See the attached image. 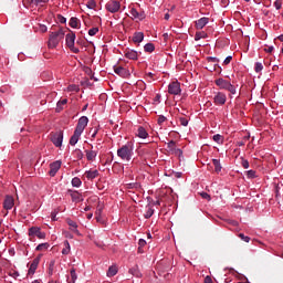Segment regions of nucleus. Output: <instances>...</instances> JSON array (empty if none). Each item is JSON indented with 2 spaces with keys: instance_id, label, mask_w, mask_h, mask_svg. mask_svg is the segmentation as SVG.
<instances>
[{
  "instance_id": "c9c22d12",
  "label": "nucleus",
  "mask_w": 283,
  "mask_h": 283,
  "mask_svg": "<svg viewBox=\"0 0 283 283\" xmlns=\"http://www.w3.org/2000/svg\"><path fill=\"white\" fill-rule=\"evenodd\" d=\"M154 214V209L151 207H147V211L146 213L144 214L145 219H150Z\"/></svg>"
},
{
  "instance_id": "c756f323",
  "label": "nucleus",
  "mask_w": 283,
  "mask_h": 283,
  "mask_svg": "<svg viewBox=\"0 0 283 283\" xmlns=\"http://www.w3.org/2000/svg\"><path fill=\"white\" fill-rule=\"evenodd\" d=\"M64 247H65V249H62L61 253H62V255H69L70 251H71L70 242L65 241L64 242Z\"/></svg>"
},
{
  "instance_id": "bf43d9fd",
  "label": "nucleus",
  "mask_w": 283,
  "mask_h": 283,
  "mask_svg": "<svg viewBox=\"0 0 283 283\" xmlns=\"http://www.w3.org/2000/svg\"><path fill=\"white\" fill-rule=\"evenodd\" d=\"M242 167L248 169L249 168V161L248 160H242Z\"/></svg>"
},
{
  "instance_id": "dca6fc26",
  "label": "nucleus",
  "mask_w": 283,
  "mask_h": 283,
  "mask_svg": "<svg viewBox=\"0 0 283 283\" xmlns=\"http://www.w3.org/2000/svg\"><path fill=\"white\" fill-rule=\"evenodd\" d=\"M124 56H126L128 60L136 61L138 57V53L132 49H127L124 51Z\"/></svg>"
},
{
  "instance_id": "a878e982",
  "label": "nucleus",
  "mask_w": 283,
  "mask_h": 283,
  "mask_svg": "<svg viewBox=\"0 0 283 283\" xmlns=\"http://www.w3.org/2000/svg\"><path fill=\"white\" fill-rule=\"evenodd\" d=\"M67 226L71 227V231L75 234L80 235V231L77 230V223L72 221V220H67Z\"/></svg>"
},
{
  "instance_id": "8fccbe9b",
  "label": "nucleus",
  "mask_w": 283,
  "mask_h": 283,
  "mask_svg": "<svg viewBox=\"0 0 283 283\" xmlns=\"http://www.w3.org/2000/svg\"><path fill=\"white\" fill-rule=\"evenodd\" d=\"M57 22L64 24L66 23V18H64L62 14H57Z\"/></svg>"
},
{
  "instance_id": "f704fd0d",
  "label": "nucleus",
  "mask_w": 283,
  "mask_h": 283,
  "mask_svg": "<svg viewBox=\"0 0 283 283\" xmlns=\"http://www.w3.org/2000/svg\"><path fill=\"white\" fill-rule=\"evenodd\" d=\"M212 140H214L218 145L223 144V136L222 135H214L212 136Z\"/></svg>"
},
{
  "instance_id": "09e8293b",
  "label": "nucleus",
  "mask_w": 283,
  "mask_h": 283,
  "mask_svg": "<svg viewBox=\"0 0 283 283\" xmlns=\"http://www.w3.org/2000/svg\"><path fill=\"white\" fill-rule=\"evenodd\" d=\"M262 70H263L262 63L256 62V63H255V72H256V73H260Z\"/></svg>"
},
{
  "instance_id": "2f4dec72",
  "label": "nucleus",
  "mask_w": 283,
  "mask_h": 283,
  "mask_svg": "<svg viewBox=\"0 0 283 283\" xmlns=\"http://www.w3.org/2000/svg\"><path fill=\"white\" fill-rule=\"evenodd\" d=\"M224 91L230 92V98H232L231 95L237 94V86H233L232 84H230Z\"/></svg>"
},
{
  "instance_id": "f3484780",
  "label": "nucleus",
  "mask_w": 283,
  "mask_h": 283,
  "mask_svg": "<svg viewBox=\"0 0 283 283\" xmlns=\"http://www.w3.org/2000/svg\"><path fill=\"white\" fill-rule=\"evenodd\" d=\"M216 85L220 88V90H226L228 86L231 85V83L228 80H223V78H218L216 80Z\"/></svg>"
},
{
  "instance_id": "7c9ffc66",
  "label": "nucleus",
  "mask_w": 283,
  "mask_h": 283,
  "mask_svg": "<svg viewBox=\"0 0 283 283\" xmlns=\"http://www.w3.org/2000/svg\"><path fill=\"white\" fill-rule=\"evenodd\" d=\"M208 34L206 32H196L195 41H200L201 39H206Z\"/></svg>"
},
{
  "instance_id": "5701e85b",
  "label": "nucleus",
  "mask_w": 283,
  "mask_h": 283,
  "mask_svg": "<svg viewBox=\"0 0 283 283\" xmlns=\"http://www.w3.org/2000/svg\"><path fill=\"white\" fill-rule=\"evenodd\" d=\"M85 153H86V158H87L88 161H94L95 158L97 157V150L86 149Z\"/></svg>"
},
{
  "instance_id": "cd10ccee",
  "label": "nucleus",
  "mask_w": 283,
  "mask_h": 283,
  "mask_svg": "<svg viewBox=\"0 0 283 283\" xmlns=\"http://www.w3.org/2000/svg\"><path fill=\"white\" fill-rule=\"evenodd\" d=\"M117 273H118L117 266L112 265L111 268H108L107 276L112 277L114 275H117Z\"/></svg>"
},
{
  "instance_id": "39448f33",
  "label": "nucleus",
  "mask_w": 283,
  "mask_h": 283,
  "mask_svg": "<svg viewBox=\"0 0 283 283\" xmlns=\"http://www.w3.org/2000/svg\"><path fill=\"white\" fill-rule=\"evenodd\" d=\"M51 142L53 146L61 147L63 143V132L51 133Z\"/></svg>"
},
{
  "instance_id": "1a4fd4ad",
  "label": "nucleus",
  "mask_w": 283,
  "mask_h": 283,
  "mask_svg": "<svg viewBox=\"0 0 283 283\" xmlns=\"http://www.w3.org/2000/svg\"><path fill=\"white\" fill-rule=\"evenodd\" d=\"M114 72H115L116 75H118L122 78H128L132 75V73H129V71L124 66L115 65L114 66Z\"/></svg>"
},
{
  "instance_id": "a18cd8bd",
  "label": "nucleus",
  "mask_w": 283,
  "mask_h": 283,
  "mask_svg": "<svg viewBox=\"0 0 283 283\" xmlns=\"http://www.w3.org/2000/svg\"><path fill=\"white\" fill-rule=\"evenodd\" d=\"M247 177L249 178V179H254L255 178V171L254 170H248L247 171Z\"/></svg>"
},
{
  "instance_id": "a211bd4d",
  "label": "nucleus",
  "mask_w": 283,
  "mask_h": 283,
  "mask_svg": "<svg viewBox=\"0 0 283 283\" xmlns=\"http://www.w3.org/2000/svg\"><path fill=\"white\" fill-rule=\"evenodd\" d=\"M3 207H4L6 210L12 209L14 207L13 197H10V196L6 197L4 202H3Z\"/></svg>"
},
{
  "instance_id": "13d9d810",
  "label": "nucleus",
  "mask_w": 283,
  "mask_h": 283,
  "mask_svg": "<svg viewBox=\"0 0 283 283\" xmlns=\"http://www.w3.org/2000/svg\"><path fill=\"white\" fill-rule=\"evenodd\" d=\"M33 3L35 6H41V3H46V1L45 0H34Z\"/></svg>"
},
{
  "instance_id": "473e14b6",
  "label": "nucleus",
  "mask_w": 283,
  "mask_h": 283,
  "mask_svg": "<svg viewBox=\"0 0 283 283\" xmlns=\"http://www.w3.org/2000/svg\"><path fill=\"white\" fill-rule=\"evenodd\" d=\"M49 247H50L49 243H40V244L36 245L35 250L36 251H45V250L49 249Z\"/></svg>"
},
{
  "instance_id": "f8f14e48",
  "label": "nucleus",
  "mask_w": 283,
  "mask_h": 283,
  "mask_svg": "<svg viewBox=\"0 0 283 283\" xmlns=\"http://www.w3.org/2000/svg\"><path fill=\"white\" fill-rule=\"evenodd\" d=\"M61 167H62V161H59V160L53 161L50 165V171H49L50 176L54 177L57 174L59 169H61Z\"/></svg>"
},
{
  "instance_id": "4c0bfd02",
  "label": "nucleus",
  "mask_w": 283,
  "mask_h": 283,
  "mask_svg": "<svg viewBox=\"0 0 283 283\" xmlns=\"http://www.w3.org/2000/svg\"><path fill=\"white\" fill-rule=\"evenodd\" d=\"M69 103V99H60L57 102V111H62L63 109V105H66Z\"/></svg>"
},
{
  "instance_id": "79ce46f5",
  "label": "nucleus",
  "mask_w": 283,
  "mask_h": 283,
  "mask_svg": "<svg viewBox=\"0 0 283 283\" xmlns=\"http://www.w3.org/2000/svg\"><path fill=\"white\" fill-rule=\"evenodd\" d=\"M97 32H98V28L97 27L96 28H92L88 31V35L90 36H95L97 34Z\"/></svg>"
},
{
  "instance_id": "b1692460",
  "label": "nucleus",
  "mask_w": 283,
  "mask_h": 283,
  "mask_svg": "<svg viewBox=\"0 0 283 283\" xmlns=\"http://www.w3.org/2000/svg\"><path fill=\"white\" fill-rule=\"evenodd\" d=\"M136 135L138 136V138H143V139L148 138L149 136L147 129H145L144 127H138Z\"/></svg>"
},
{
  "instance_id": "603ef678",
  "label": "nucleus",
  "mask_w": 283,
  "mask_h": 283,
  "mask_svg": "<svg viewBox=\"0 0 283 283\" xmlns=\"http://www.w3.org/2000/svg\"><path fill=\"white\" fill-rule=\"evenodd\" d=\"M179 124H181L182 126H188L189 122L187 118L181 117V118H179Z\"/></svg>"
},
{
  "instance_id": "774afa93",
  "label": "nucleus",
  "mask_w": 283,
  "mask_h": 283,
  "mask_svg": "<svg viewBox=\"0 0 283 283\" xmlns=\"http://www.w3.org/2000/svg\"><path fill=\"white\" fill-rule=\"evenodd\" d=\"M277 39L283 43V34H281Z\"/></svg>"
},
{
  "instance_id": "37998d69",
  "label": "nucleus",
  "mask_w": 283,
  "mask_h": 283,
  "mask_svg": "<svg viewBox=\"0 0 283 283\" xmlns=\"http://www.w3.org/2000/svg\"><path fill=\"white\" fill-rule=\"evenodd\" d=\"M167 120V118L164 115H160L159 118H157V125H164V123Z\"/></svg>"
},
{
  "instance_id": "de8ad7c7",
  "label": "nucleus",
  "mask_w": 283,
  "mask_h": 283,
  "mask_svg": "<svg viewBox=\"0 0 283 283\" xmlns=\"http://www.w3.org/2000/svg\"><path fill=\"white\" fill-rule=\"evenodd\" d=\"M239 238H240L243 242H247V243L251 241V238L245 237L244 233H240V234H239Z\"/></svg>"
},
{
  "instance_id": "0e129e2a",
  "label": "nucleus",
  "mask_w": 283,
  "mask_h": 283,
  "mask_svg": "<svg viewBox=\"0 0 283 283\" xmlns=\"http://www.w3.org/2000/svg\"><path fill=\"white\" fill-rule=\"evenodd\" d=\"M51 219H52L53 221H55V220H56V213L53 212V213L51 214Z\"/></svg>"
},
{
  "instance_id": "2eb2a0df",
  "label": "nucleus",
  "mask_w": 283,
  "mask_h": 283,
  "mask_svg": "<svg viewBox=\"0 0 283 283\" xmlns=\"http://www.w3.org/2000/svg\"><path fill=\"white\" fill-rule=\"evenodd\" d=\"M209 23V18H200L196 20L195 27L197 30H203V28Z\"/></svg>"
},
{
  "instance_id": "aec40b11",
  "label": "nucleus",
  "mask_w": 283,
  "mask_h": 283,
  "mask_svg": "<svg viewBox=\"0 0 283 283\" xmlns=\"http://www.w3.org/2000/svg\"><path fill=\"white\" fill-rule=\"evenodd\" d=\"M84 176H86L87 180H95L98 177V170H87Z\"/></svg>"
},
{
  "instance_id": "423d86ee",
  "label": "nucleus",
  "mask_w": 283,
  "mask_h": 283,
  "mask_svg": "<svg viewBox=\"0 0 283 283\" xmlns=\"http://www.w3.org/2000/svg\"><path fill=\"white\" fill-rule=\"evenodd\" d=\"M167 148H168V153L171 155H175L177 157H181L182 156V150L180 148L176 147V142L171 140L167 144Z\"/></svg>"
},
{
  "instance_id": "c03bdc74",
  "label": "nucleus",
  "mask_w": 283,
  "mask_h": 283,
  "mask_svg": "<svg viewBox=\"0 0 283 283\" xmlns=\"http://www.w3.org/2000/svg\"><path fill=\"white\" fill-rule=\"evenodd\" d=\"M71 276H72V282H76L77 280V274H76V270L75 269H72L71 270Z\"/></svg>"
},
{
  "instance_id": "0eeeda50",
  "label": "nucleus",
  "mask_w": 283,
  "mask_h": 283,
  "mask_svg": "<svg viewBox=\"0 0 283 283\" xmlns=\"http://www.w3.org/2000/svg\"><path fill=\"white\" fill-rule=\"evenodd\" d=\"M168 93L170 95H179L181 93L180 83L178 81H172L168 86Z\"/></svg>"
},
{
  "instance_id": "e2e57ef3",
  "label": "nucleus",
  "mask_w": 283,
  "mask_h": 283,
  "mask_svg": "<svg viewBox=\"0 0 283 283\" xmlns=\"http://www.w3.org/2000/svg\"><path fill=\"white\" fill-rule=\"evenodd\" d=\"M245 143H247V142H244V140L238 142V146H245Z\"/></svg>"
},
{
  "instance_id": "72a5a7b5",
  "label": "nucleus",
  "mask_w": 283,
  "mask_h": 283,
  "mask_svg": "<svg viewBox=\"0 0 283 283\" xmlns=\"http://www.w3.org/2000/svg\"><path fill=\"white\" fill-rule=\"evenodd\" d=\"M144 50H145V52H147V53H151L154 50H156V46H154L153 43H147V44L144 46Z\"/></svg>"
},
{
  "instance_id": "ddd939ff",
  "label": "nucleus",
  "mask_w": 283,
  "mask_h": 283,
  "mask_svg": "<svg viewBox=\"0 0 283 283\" xmlns=\"http://www.w3.org/2000/svg\"><path fill=\"white\" fill-rule=\"evenodd\" d=\"M67 193L71 195V198H72L73 202L78 203L81 201H84V198L82 197V195L78 191H76V190L69 189Z\"/></svg>"
},
{
  "instance_id": "4d7b16f0",
  "label": "nucleus",
  "mask_w": 283,
  "mask_h": 283,
  "mask_svg": "<svg viewBox=\"0 0 283 283\" xmlns=\"http://www.w3.org/2000/svg\"><path fill=\"white\" fill-rule=\"evenodd\" d=\"M208 61H210L211 63H219L220 60L217 57H208Z\"/></svg>"
},
{
  "instance_id": "f257e3e1",
  "label": "nucleus",
  "mask_w": 283,
  "mask_h": 283,
  "mask_svg": "<svg viewBox=\"0 0 283 283\" xmlns=\"http://www.w3.org/2000/svg\"><path fill=\"white\" fill-rule=\"evenodd\" d=\"M116 154L122 160H132L134 155V143L127 142L126 145L117 149Z\"/></svg>"
},
{
  "instance_id": "338daca9",
  "label": "nucleus",
  "mask_w": 283,
  "mask_h": 283,
  "mask_svg": "<svg viewBox=\"0 0 283 283\" xmlns=\"http://www.w3.org/2000/svg\"><path fill=\"white\" fill-rule=\"evenodd\" d=\"M249 138H251V136H250V135H247V136L243 137L242 140H243V142H247Z\"/></svg>"
},
{
  "instance_id": "a19ab883",
  "label": "nucleus",
  "mask_w": 283,
  "mask_h": 283,
  "mask_svg": "<svg viewBox=\"0 0 283 283\" xmlns=\"http://www.w3.org/2000/svg\"><path fill=\"white\" fill-rule=\"evenodd\" d=\"M87 8H88L90 10H94V9L96 8V2H95V0H90V1L87 2Z\"/></svg>"
},
{
  "instance_id": "393cba45",
  "label": "nucleus",
  "mask_w": 283,
  "mask_h": 283,
  "mask_svg": "<svg viewBox=\"0 0 283 283\" xmlns=\"http://www.w3.org/2000/svg\"><path fill=\"white\" fill-rule=\"evenodd\" d=\"M212 166H214L216 174H220L222 171V166H221L220 160L212 159Z\"/></svg>"
},
{
  "instance_id": "680f3d73",
  "label": "nucleus",
  "mask_w": 283,
  "mask_h": 283,
  "mask_svg": "<svg viewBox=\"0 0 283 283\" xmlns=\"http://www.w3.org/2000/svg\"><path fill=\"white\" fill-rule=\"evenodd\" d=\"M272 51H273V46H268V48L265 49V52H266V53H272Z\"/></svg>"
},
{
  "instance_id": "4468645a",
  "label": "nucleus",
  "mask_w": 283,
  "mask_h": 283,
  "mask_svg": "<svg viewBox=\"0 0 283 283\" xmlns=\"http://www.w3.org/2000/svg\"><path fill=\"white\" fill-rule=\"evenodd\" d=\"M40 256H36L33 262L31 263V266H29V271H28V274L29 275H34V273L36 272L38 270V266H39V263H40Z\"/></svg>"
},
{
  "instance_id": "5fc2aeb1",
  "label": "nucleus",
  "mask_w": 283,
  "mask_h": 283,
  "mask_svg": "<svg viewBox=\"0 0 283 283\" xmlns=\"http://www.w3.org/2000/svg\"><path fill=\"white\" fill-rule=\"evenodd\" d=\"M138 245L139 248H144L145 245H147V241H145L144 239H139Z\"/></svg>"
},
{
  "instance_id": "c85d7f7f",
  "label": "nucleus",
  "mask_w": 283,
  "mask_h": 283,
  "mask_svg": "<svg viewBox=\"0 0 283 283\" xmlns=\"http://www.w3.org/2000/svg\"><path fill=\"white\" fill-rule=\"evenodd\" d=\"M80 24L78 18H71V21H69V25H71L72 29H77Z\"/></svg>"
},
{
  "instance_id": "864d4df0",
  "label": "nucleus",
  "mask_w": 283,
  "mask_h": 283,
  "mask_svg": "<svg viewBox=\"0 0 283 283\" xmlns=\"http://www.w3.org/2000/svg\"><path fill=\"white\" fill-rule=\"evenodd\" d=\"M231 61H232V56H231V55H228V56L226 57V60L223 61V64H224V65H229Z\"/></svg>"
},
{
  "instance_id": "6e6552de",
  "label": "nucleus",
  "mask_w": 283,
  "mask_h": 283,
  "mask_svg": "<svg viewBox=\"0 0 283 283\" xmlns=\"http://www.w3.org/2000/svg\"><path fill=\"white\" fill-rule=\"evenodd\" d=\"M29 237H36L40 240H43L46 238V233L42 232L40 228L38 227H32L31 229H29Z\"/></svg>"
},
{
  "instance_id": "58836bf2",
  "label": "nucleus",
  "mask_w": 283,
  "mask_h": 283,
  "mask_svg": "<svg viewBox=\"0 0 283 283\" xmlns=\"http://www.w3.org/2000/svg\"><path fill=\"white\" fill-rule=\"evenodd\" d=\"M55 261L49 263V275H53Z\"/></svg>"
},
{
  "instance_id": "052dcab7",
  "label": "nucleus",
  "mask_w": 283,
  "mask_h": 283,
  "mask_svg": "<svg viewBox=\"0 0 283 283\" xmlns=\"http://www.w3.org/2000/svg\"><path fill=\"white\" fill-rule=\"evenodd\" d=\"M203 283H212L211 276H207L206 280H203Z\"/></svg>"
},
{
  "instance_id": "f03ea898",
  "label": "nucleus",
  "mask_w": 283,
  "mask_h": 283,
  "mask_svg": "<svg viewBox=\"0 0 283 283\" xmlns=\"http://www.w3.org/2000/svg\"><path fill=\"white\" fill-rule=\"evenodd\" d=\"M64 31L63 28H60L56 32H51L50 39H49V48L50 49H56L59 43L64 39Z\"/></svg>"
},
{
  "instance_id": "6e6d98bb",
  "label": "nucleus",
  "mask_w": 283,
  "mask_h": 283,
  "mask_svg": "<svg viewBox=\"0 0 283 283\" xmlns=\"http://www.w3.org/2000/svg\"><path fill=\"white\" fill-rule=\"evenodd\" d=\"M97 132H98L97 128L91 130L90 132V133H92L91 138H96Z\"/></svg>"
},
{
  "instance_id": "bb28decb",
  "label": "nucleus",
  "mask_w": 283,
  "mask_h": 283,
  "mask_svg": "<svg viewBox=\"0 0 283 283\" xmlns=\"http://www.w3.org/2000/svg\"><path fill=\"white\" fill-rule=\"evenodd\" d=\"M129 274L134 275L136 277H142V272L138 271V266L137 265H135L132 269H129Z\"/></svg>"
},
{
  "instance_id": "20e7f679",
  "label": "nucleus",
  "mask_w": 283,
  "mask_h": 283,
  "mask_svg": "<svg viewBox=\"0 0 283 283\" xmlns=\"http://www.w3.org/2000/svg\"><path fill=\"white\" fill-rule=\"evenodd\" d=\"M105 9L111 13H117L120 10V2L118 0H111L105 4Z\"/></svg>"
},
{
  "instance_id": "49530a36",
  "label": "nucleus",
  "mask_w": 283,
  "mask_h": 283,
  "mask_svg": "<svg viewBox=\"0 0 283 283\" xmlns=\"http://www.w3.org/2000/svg\"><path fill=\"white\" fill-rule=\"evenodd\" d=\"M67 91H69V92H78L80 88H78V86H76V85H69V86H67Z\"/></svg>"
},
{
  "instance_id": "ea45409f",
  "label": "nucleus",
  "mask_w": 283,
  "mask_h": 283,
  "mask_svg": "<svg viewBox=\"0 0 283 283\" xmlns=\"http://www.w3.org/2000/svg\"><path fill=\"white\" fill-rule=\"evenodd\" d=\"M282 7H283V0L274 1V8H276V10H282Z\"/></svg>"
},
{
  "instance_id": "4be33fe9",
  "label": "nucleus",
  "mask_w": 283,
  "mask_h": 283,
  "mask_svg": "<svg viewBox=\"0 0 283 283\" xmlns=\"http://www.w3.org/2000/svg\"><path fill=\"white\" fill-rule=\"evenodd\" d=\"M130 15L135 19H138L139 21L145 19L144 12H138L136 9L130 10Z\"/></svg>"
},
{
  "instance_id": "412c9836",
  "label": "nucleus",
  "mask_w": 283,
  "mask_h": 283,
  "mask_svg": "<svg viewBox=\"0 0 283 283\" xmlns=\"http://www.w3.org/2000/svg\"><path fill=\"white\" fill-rule=\"evenodd\" d=\"M132 41L135 43H142L144 41V32H135V34H133Z\"/></svg>"
},
{
  "instance_id": "9b49d317",
  "label": "nucleus",
  "mask_w": 283,
  "mask_h": 283,
  "mask_svg": "<svg viewBox=\"0 0 283 283\" xmlns=\"http://www.w3.org/2000/svg\"><path fill=\"white\" fill-rule=\"evenodd\" d=\"M227 99H228L227 94L222 93V92L216 93L214 98H213L214 104L218 106H222V105L227 104Z\"/></svg>"
},
{
  "instance_id": "e433bc0d",
  "label": "nucleus",
  "mask_w": 283,
  "mask_h": 283,
  "mask_svg": "<svg viewBox=\"0 0 283 283\" xmlns=\"http://www.w3.org/2000/svg\"><path fill=\"white\" fill-rule=\"evenodd\" d=\"M81 185H82V181H81V179H80L78 177H74V178L72 179V186H73V187L78 188V187H81Z\"/></svg>"
},
{
  "instance_id": "9d476101",
  "label": "nucleus",
  "mask_w": 283,
  "mask_h": 283,
  "mask_svg": "<svg viewBox=\"0 0 283 283\" xmlns=\"http://www.w3.org/2000/svg\"><path fill=\"white\" fill-rule=\"evenodd\" d=\"M88 125L87 116H82L76 124L75 132L84 133L86 126Z\"/></svg>"
},
{
  "instance_id": "3c124183",
  "label": "nucleus",
  "mask_w": 283,
  "mask_h": 283,
  "mask_svg": "<svg viewBox=\"0 0 283 283\" xmlns=\"http://www.w3.org/2000/svg\"><path fill=\"white\" fill-rule=\"evenodd\" d=\"M200 196L203 200H208L210 201L211 200V196H209L207 192H200Z\"/></svg>"
},
{
  "instance_id": "7ed1b4c3",
  "label": "nucleus",
  "mask_w": 283,
  "mask_h": 283,
  "mask_svg": "<svg viewBox=\"0 0 283 283\" xmlns=\"http://www.w3.org/2000/svg\"><path fill=\"white\" fill-rule=\"evenodd\" d=\"M76 41V34L74 32H69L65 35V43L69 50H71L74 54H78V48L74 46V42Z\"/></svg>"
},
{
  "instance_id": "6ab92c4d",
  "label": "nucleus",
  "mask_w": 283,
  "mask_h": 283,
  "mask_svg": "<svg viewBox=\"0 0 283 283\" xmlns=\"http://www.w3.org/2000/svg\"><path fill=\"white\" fill-rule=\"evenodd\" d=\"M82 135V132H78V130H74V134L72 135L71 137V140H69V144L71 146H76V144L78 143V139Z\"/></svg>"
},
{
  "instance_id": "69168bd1",
  "label": "nucleus",
  "mask_w": 283,
  "mask_h": 283,
  "mask_svg": "<svg viewBox=\"0 0 283 283\" xmlns=\"http://www.w3.org/2000/svg\"><path fill=\"white\" fill-rule=\"evenodd\" d=\"M169 17H170V15H169V13L167 12V13L164 15V19L168 21V20H169Z\"/></svg>"
}]
</instances>
